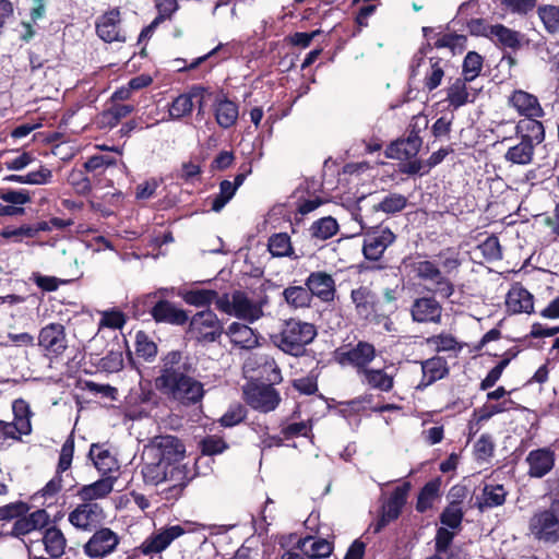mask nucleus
Segmentation results:
<instances>
[{
	"label": "nucleus",
	"instance_id": "obj_55",
	"mask_svg": "<svg viewBox=\"0 0 559 559\" xmlns=\"http://www.w3.org/2000/svg\"><path fill=\"white\" fill-rule=\"evenodd\" d=\"M428 343L438 352H455L460 349L457 341L450 334H439L428 338Z\"/></svg>",
	"mask_w": 559,
	"mask_h": 559
},
{
	"label": "nucleus",
	"instance_id": "obj_21",
	"mask_svg": "<svg viewBox=\"0 0 559 559\" xmlns=\"http://www.w3.org/2000/svg\"><path fill=\"white\" fill-rule=\"evenodd\" d=\"M472 83L463 78H457L452 81L447 87V98L445 100L449 103L454 109H457L468 103L475 102L480 87H474L468 85Z\"/></svg>",
	"mask_w": 559,
	"mask_h": 559
},
{
	"label": "nucleus",
	"instance_id": "obj_12",
	"mask_svg": "<svg viewBox=\"0 0 559 559\" xmlns=\"http://www.w3.org/2000/svg\"><path fill=\"white\" fill-rule=\"evenodd\" d=\"M245 396L252 408L262 413L274 411L281 402L278 392L271 384L264 383H249L245 388Z\"/></svg>",
	"mask_w": 559,
	"mask_h": 559
},
{
	"label": "nucleus",
	"instance_id": "obj_42",
	"mask_svg": "<svg viewBox=\"0 0 559 559\" xmlns=\"http://www.w3.org/2000/svg\"><path fill=\"white\" fill-rule=\"evenodd\" d=\"M337 222L333 217L326 216L316 221L309 231L312 238L326 240L333 237L337 233Z\"/></svg>",
	"mask_w": 559,
	"mask_h": 559
},
{
	"label": "nucleus",
	"instance_id": "obj_37",
	"mask_svg": "<svg viewBox=\"0 0 559 559\" xmlns=\"http://www.w3.org/2000/svg\"><path fill=\"white\" fill-rule=\"evenodd\" d=\"M490 35L497 43L506 48L518 49L523 41V36L519 32L501 24L491 26Z\"/></svg>",
	"mask_w": 559,
	"mask_h": 559
},
{
	"label": "nucleus",
	"instance_id": "obj_13",
	"mask_svg": "<svg viewBox=\"0 0 559 559\" xmlns=\"http://www.w3.org/2000/svg\"><path fill=\"white\" fill-rule=\"evenodd\" d=\"M424 74V84L428 91L437 88L444 76L441 60L426 59L421 53L414 57L411 64V76Z\"/></svg>",
	"mask_w": 559,
	"mask_h": 559
},
{
	"label": "nucleus",
	"instance_id": "obj_9",
	"mask_svg": "<svg viewBox=\"0 0 559 559\" xmlns=\"http://www.w3.org/2000/svg\"><path fill=\"white\" fill-rule=\"evenodd\" d=\"M532 534L546 543H556L559 539V501L536 513L531 520Z\"/></svg>",
	"mask_w": 559,
	"mask_h": 559
},
{
	"label": "nucleus",
	"instance_id": "obj_2",
	"mask_svg": "<svg viewBox=\"0 0 559 559\" xmlns=\"http://www.w3.org/2000/svg\"><path fill=\"white\" fill-rule=\"evenodd\" d=\"M181 359L179 352H170L163 357L160 374L156 378L155 385L169 399L182 405H193L203 399L204 385L187 374Z\"/></svg>",
	"mask_w": 559,
	"mask_h": 559
},
{
	"label": "nucleus",
	"instance_id": "obj_1",
	"mask_svg": "<svg viewBox=\"0 0 559 559\" xmlns=\"http://www.w3.org/2000/svg\"><path fill=\"white\" fill-rule=\"evenodd\" d=\"M186 449L174 436L154 437L143 449L141 473L150 485L167 484V499H177L191 479L183 463Z\"/></svg>",
	"mask_w": 559,
	"mask_h": 559
},
{
	"label": "nucleus",
	"instance_id": "obj_52",
	"mask_svg": "<svg viewBox=\"0 0 559 559\" xmlns=\"http://www.w3.org/2000/svg\"><path fill=\"white\" fill-rule=\"evenodd\" d=\"M29 510L27 503L23 501H15L0 507V521H11L25 515Z\"/></svg>",
	"mask_w": 559,
	"mask_h": 559
},
{
	"label": "nucleus",
	"instance_id": "obj_60",
	"mask_svg": "<svg viewBox=\"0 0 559 559\" xmlns=\"http://www.w3.org/2000/svg\"><path fill=\"white\" fill-rule=\"evenodd\" d=\"M479 249L483 255L490 261L499 260L502 257L500 243L497 237H488L480 246Z\"/></svg>",
	"mask_w": 559,
	"mask_h": 559
},
{
	"label": "nucleus",
	"instance_id": "obj_17",
	"mask_svg": "<svg viewBox=\"0 0 559 559\" xmlns=\"http://www.w3.org/2000/svg\"><path fill=\"white\" fill-rule=\"evenodd\" d=\"M121 14L118 9H111L97 17L95 27L97 36L106 43H124L127 37L121 28Z\"/></svg>",
	"mask_w": 559,
	"mask_h": 559
},
{
	"label": "nucleus",
	"instance_id": "obj_29",
	"mask_svg": "<svg viewBox=\"0 0 559 559\" xmlns=\"http://www.w3.org/2000/svg\"><path fill=\"white\" fill-rule=\"evenodd\" d=\"M423 378L417 389L423 390L433 382L443 379L448 372V365L442 357H432L421 362Z\"/></svg>",
	"mask_w": 559,
	"mask_h": 559
},
{
	"label": "nucleus",
	"instance_id": "obj_46",
	"mask_svg": "<svg viewBox=\"0 0 559 559\" xmlns=\"http://www.w3.org/2000/svg\"><path fill=\"white\" fill-rule=\"evenodd\" d=\"M237 189L229 180H223L219 183V193L210 198L211 210L219 212L234 198Z\"/></svg>",
	"mask_w": 559,
	"mask_h": 559
},
{
	"label": "nucleus",
	"instance_id": "obj_26",
	"mask_svg": "<svg viewBox=\"0 0 559 559\" xmlns=\"http://www.w3.org/2000/svg\"><path fill=\"white\" fill-rule=\"evenodd\" d=\"M506 306L511 313H531L534 310V298L524 287L514 285L507 295Z\"/></svg>",
	"mask_w": 559,
	"mask_h": 559
},
{
	"label": "nucleus",
	"instance_id": "obj_24",
	"mask_svg": "<svg viewBox=\"0 0 559 559\" xmlns=\"http://www.w3.org/2000/svg\"><path fill=\"white\" fill-rule=\"evenodd\" d=\"M528 475L540 478L548 474L555 464V452L547 448L531 451L526 459Z\"/></svg>",
	"mask_w": 559,
	"mask_h": 559
},
{
	"label": "nucleus",
	"instance_id": "obj_20",
	"mask_svg": "<svg viewBox=\"0 0 559 559\" xmlns=\"http://www.w3.org/2000/svg\"><path fill=\"white\" fill-rule=\"evenodd\" d=\"M376 349L373 345L367 342H359L355 347L338 354L337 359L341 365H352L357 368L358 376L362 369H368V365L374 359Z\"/></svg>",
	"mask_w": 559,
	"mask_h": 559
},
{
	"label": "nucleus",
	"instance_id": "obj_43",
	"mask_svg": "<svg viewBox=\"0 0 559 559\" xmlns=\"http://www.w3.org/2000/svg\"><path fill=\"white\" fill-rule=\"evenodd\" d=\"M12 409L14 415L13 423L20 427L21 432H24V435H29L32 431V413L28 404L24 400H16L13 402Z\"/></svg>",
	"mask_w": 559,
	"mask_h": 559
},
{
	"label": "nucleus",
	"instance_id": "obj_14",
	"mask_svg": "<svg viewBox=\"0 0 559 559\" xmlns=\"http://www.w3.org/2000/svg\"><path fill=\"white\" fill-rule=\"evenodd\" d=\"M508 104L520 116L525 117L523 120L540 122L538 119L545 114L538 98L523 90L513 91L508 98Z\"/></svg>",
	"mask_w": 559,
	"mask_h": 559
},
{
	"label": "nucleus",
	"instance_id": "obj_34",
	"mask_svg": "<svg viewBox=\"0 0 559 559\" xmlns=\"http://www.w3.org/2000/svg\"><path fill=\"white\" fill-rule=\"evenodd\" d=\"M96 469L103 475L116 472L119 469L117 459L109 452L108 449L99 444H92L88 453Z\"/></svg>",
	"mask_w": 559,
	"mask_h": 559
},
{
	"label": "nucleus",
	"instance_id": "obj_5",
	"mask_svg": "<svg viewBox=\"0 0 559 559\" xmlns=\"http://www.w3.org/2000/svg\"><path fill=\"white\" fill-rule=\"evenodd\" d=\"M316 335L313 324L292 319L285 323L281 333L274 336V343L283 352L298 356Z\"/></svg>",
	"mask_w": 559,
	"mask_h": 559
},
{
	"label": "nucleus",
	"instance_id": "obj_47",
	"mask_svg": "<svg viewBox=\"0 0 559 559\" xmlns=\"http://www.w3.org/2000/svg\"><path fill=\"white\" fill-rule=\"evenodd\" d=\"M463 515L464 513L461 506L456 502H453L448 506L441 513L440 522L442 526L456 532L461 527Z\"/></svg>",
	"mask_w": 559,
	"mask_h": 559
},
{
	"label": "nucleus",
	"instance_id": "obj_7",
	"mask_svg": "<svg viewBox=\"0 0 559 559\" xmlns=\"http://www.w3.org/2000/svg\"><path fill=\"white\" fill-rule=\"evenodd\" d=\"M421 147V139L416 133H411L406 139L392 142L385 150V156L391 159L404 162L400 171L407 175L420 174L423 163L416 158Z\"/></svg>",
	"mask_w": 559,
	"mask_h": 559
},
{
	"label": "nucleus",
	"instance_id": "obj_19",
	"mask_svg": "<svg viewBox=\"0 0 559 559\" xmlns=\"http://www.w3.org/2000/svg\"><path fill=\"white\" fill-rule=\"evenodd\" d=\"M406 492L407 491L404 488H395L388 501L384 503L381 516L370 524L369 530H372L373 533H379L390 522L397 519L403 506L405 504Z\"/></svg>",
	"mask_w": 559,
	"mask_h": 559
},
{
	"label": "nucleus",
	"instance_id": "obj_56",
	"mask_svg": "<svg viewBox=\"0 0 559 559\" xmlns=\"http://www.w3.org/2000/svg\"><path fill=\"white\" fill-rule=\"evenodd\" d=\"M504 10L520 15H525L536 7V0H500Z\"/></svg>",
	"mask_w": 559,
	"mask_h": 559
},
{
	"label": "nucleus",
	"instance_id": "obj_31",
	"mask_svg": "<svg viewBox=\"0 0 559 559\" xmlns=\"http://www.w3.org/2000/svg\"><path fill=\"white\" fill-rule=\"evenodd\" d=\"M359 377L364 384L381 392H389L394 385V374L389 373L385 369H362Z\"/></svg>",
	"mask_w": 559,
	"mask_h": 559
},
{
	"label": "nucleus",
	"instance_id": "obj_50",
	"mask_svg": "<svg viewBox=\"0 0 559 559\" xmlns=\"http://www.w3.org/2000/svg\"><path fill=\"white\" fill-rule=\"evenodd\" d=\"M407 203V199L399 193H391L383 198L381 202L376 206L378 211H382L388 214H393L402 211Z\"/></svg>",
	"mask_w": 559,
	"mask_h": 559
},
{
	"label": "nucleus",
	"instance_id": "obj_23",
	"mask_svg": "<svg viewBox=\"0 0 559 559\" xmlns=\"http://www.w3.org/2000/svg\"><path fill=\"white\" fill-rule=\"evenodd\" d=\"M213 115L222 129L234 127L239 117V106L225 95H219L213 103Z\"/></svg>",
	"mask_w": 559,
	"mask_h": 559
},
{
	"label": "nucleus",
	"instance_id": "obj_40",
	"mask_svg": "<svg viewBox=\"0 0 559 559\" xmlns=\"http://www.w3.org/2000/svg\"><path fill=\"white\" fill-rule=\"evenodd\" d=\"M221 297L213 289H191L182 294V299L186 304L198 308L209 307L213 302L216 304Z\"/></svg>",
	"mask_w": 559,
	"mask_h": 559
},
{
	"label": "nucleus",
	"instance_id": "obj_38",
	"mask_svg": "<svg viewBox=\"0 0 559 559\" xmlns=\"http://www.w3.org/2000/svg\"><path fill=\"white\" fill-rule=\"evenodd\" d=\"M350 297L361 317L367 318L374 311L376 297L369 288L358 287L352 290Z\"/></svg>",
	"mask_w": 559,
	"mask_h": 559
},
{
	"label": "nucleus",
	"instance_id": "obj_45",
	"mask_svg": "<svg viewBox=\"0 0 559 559\" xmlns=\"http://www.w3.org/2000/svg\"><path fill=\"white\" fill-rule=\"evenodd\" d=\"M538 16L545 29L555 34L559 31V7L554 4L540 5L537 10Z\"/></svg>",
	"mask_w": 559,
	"mask_h": 559
},
{
	"label": "nucleus",
	"instance_id": "obj_4",
	"mask_svg": "<svg viewBox=\"0 0 559 559\" xmlns=\"http://www.w3.org/2000/svg\"><path fill=\"white\" fill-rule=\"evenodd\" d=\"M267 304L266 297L251 299L241 292H235L233 295H223L216 301L219 311L253 323L263 317V308Z\"/></svg>",
	"mask_w": 559,
	"mask_h": 559
},
{
	"label": "nucleus",
	"instance_id": "obj_25",
	"mask_svg": "<svg viewBox=\"0 0 559 559\" xmlns=\"http://www.w3.org/2000/svg\"><path fill=\"white\" fill-rule=\"evenodd\" d=\"M49 515L45 510H36L28 515L20 516L13 524L11 535L15 537L27 535L47 525Z\"/></svg>",
	"mask_w": 559,
	"mask_h": 559
},
{
	"label": "nucleus",
	"instance_id": "obj_27",
	"mask_svg": "<svg viewBox=\"0 0 559 559\" xmlns=\"http://www.w3.org/2000/svg\"><path fill=\"white\" fill-rule=\"evenodd\" d=\"M204 90L200 86H193L188 93L177 96L168 108L170 120H178L191 115L194 106V98L201 97Z\"/></svg>",
	"mask_w": 559,
	"mask_h": 559
},
{
	"label": "nucleus",
	"instance_id": "obj_36",
	"mask_svg": "<svg viewBox=\"0 0 559 559\" xmlns=\"http://www.w3.org/2000/svg\"><path fill=\"white\" fill-rule=\"evenodd\" d=\"M507 491L502 485H485L481 496L477 498V506L480 510L502 506L506 501Z\"/></svg>",
	"mask_w": 559,
	"mask_h": 559
},
{
	"label": "nucleus",
	"instance_id": "obj_51",
	"mask_svg": "<svg viewBox=\"0 0 559 559\" xmlns=\"http://www.w3.org/2000/svg\"><path fill=\"white\" fill-rule=\"evenodd\" d=\"M439 486L436 483H428L421 489L418 500H417V510L419 512H425L430 509L438 498Z\"/></svg>",
	"mask_w": 559,
	"mask_h": 559
},
{
	"label": "nucleus",
	"instance_id": "obj_61",
	"mask_svg": "<svg viewBox=\"0 0 559 559\" xmlns=\"http://www.w3.org/2000/svg\"><path fill=\"white\" fill-rule=\"evenodd\" d=\"M32 280L39 288L46 292L57 290L60 285L69 282L55 276L43 275L40 273H34Z\"/></svg>",
	"mask_w": 559,
	"mask_h": 559
},
{
	"label": "nucleus",
	"instance_id": "obj_32",
	"mask_svg": "<svg viewBox=\"0 0 559 559\" xmlns=\"http://www.w3.org/2000/svg\"><path fill=\"white\" fill-rule=\"evenodd\" d=\"M307 288L311 296H318L322 300H330L334 295V281L333 278L322 272L310 274L306 282Z\"/></svg>",
	"mask_w": 559,
	"mask_h": 559
},
{
	"label": "nucleus",
	"instance_id": "obj_59",
	"mask_svg": "<svg viewBox=\"0 0 559 559\" xmlns=\"http://www.w3.org/2000/svg\"><path fill=\"white\" fill-rule=\"evenodd\" d=\"M474 449L477 460L486 461L492 456L495 444L490 436L483 435L476 441Z\"/></svg>",
	"mask_w": 559,
	"mask_h": 559
},
{
	"label": "nucleus",
	"instance_id": "obj_48",
	"mask_svg": "<svg viewBox=\"0 0 559 559\" xmlns=\"http://www.w3.org/2000/svg\"><path fill=\"white\" fill-rule=\"evenodd\" d=\"M483 58L474 51H469L463 62V79L473 82L480 73Z\"/></svg>",
	"mask_w": 559,
	"mask_h": 559
},
{
	"label": "nucleus",
	"instance_id": "obj_11",
	"mask_svg": "<svg viewBox=\"0 0 559 559\" xmlns=\"http://www.w3.org/2000/svg\"><path fill=\"white\" fill-rule=\"evenodd\" d=\"M120 544V536L109 527L96 530L83 545V552L90 559H104L114 554Z\"/></svg>",
	"mask_w": 559,
	"mask_h": 559
},
{
	"label": "nucleus",
	"instance_id": "obj_41",
	"mask_svg": "<svg viewBox=\"0 0 559 559\" xmlns=\"http://www.w3.org/2000/svg\"><path fill=\"white\" fill-rule=\"evenodd\" d=\"M267 248L273 257H292L294 254L290 237L286 233L272 235Z\"/></svg>",
	"mask_w": 559,
	"mask_h": 559
},
{
	"label": "nucleus",
	"instance_id": "obj_35",
	"mask_svg": "<svg viewBox=\"0 0 559 559\" xmlns=\"http://www.w3.org/2000/svg\"><path fill=\"white\" fill-rule=\"evenodd\" d=\"M297 547L310 559L325 558L332 552V545L328 540L311 536L300 539Z\"/></svg>",
	"mask_w": 559,
	"mask_h": 559
},
{
	"label": "nucleus",
	"instance_id": "obj_39",
	"mask_svg": "<svg viewBox=\"0 0 559 559\" xmlns=\"http://www.w3.org/2000/svg\"><path fill=\"white\" fill-rule=\"evenodd\" d=\"M43 543L45 545L46 551L56 558H60V556L64 552L66 548V538L62 532L57 527H49L46 530L43 536Z\"/></svg>",
	"mask_w": 559,
	"mask_h": 559
},
{
	"label": "nucleus",
	"instance_id": "obj_44",
	"mask_svg": "<svg viewBox=\"0 0 559 559\" xmlns=\"http://www.w3.org/2000/svg\"><path fill=\"white\" fill-rule=\"evenodd\" d=\"M283 295L287 304L294 308L308 307L312 297L308 288L301 286L287 287Z\"/></svg>",
	"mask_w": 559,
	"mask_h": 559
},
{
	"label": "nucleus",
	"instance_id": "obj_16",
	"mask_svg": "<svg viewBox=\"0 0 559 559\" xmlns=\"http://www.w3.org/2000/svg\"><path fill=\"white\" fill-rule=\"evenodd\" d=\"M395 240V235L388 227L369 230L364 239L362 252L366 259L378 261Z\"/></svg>",
	"mask_w": 559,
	"mask_h": 559
},
{
	"label": "nucleus",
	"instance_id": "obj_57",
	"mask_svg": "<svg viewBox=\"0 0 559 559\" xmlns=\"http://www.w3.org/2000/svg\"><path fill=\"white\" fill-rule=\"evenodd\" d=\"M74 453V439L72 436L68 437L64 443L61 447L59 463H58V473L66 472L70 468L72 459Z\"/></svg>",
	"mask_w": 559,
	"mask_h": 559
},
{
	"label": "nucleus",
	"instance_id": "obj_54",
	"mask_svg": "<svg viewBox=\"0 0 559 559\" xmlns=\"http://www.w3.org/2000/svg\"><path fill=\"white\" fill-rule=\"evenodd\" d=\"M0 199L11 205H24L31 202V195L26 190L0 189Z\"/></svg>",
	"mask_w": 559,
	"mask_h": 559
},
{
	"label": "nucleus",
	"instance_id": "obj_3",
	"mask_svg": "<svg viewBox=\"0 0 559 559\" xmlns=\"http://www.w3.org/2000/svg\"><path fill=\"white\" fill-rule=\"evenodd\" d=\"M516 138H506L501 143L507 144L503 158L516 166H527L533 163L535 148L545 140V129L542 122L520 120L515 126Z\"/></svg>",
	"mask_w": 559,
	"mask_h": 559
},
{
	"label": "nucleus",
	"instance_id": "obj_15",
	"mask_svg": "<svg viewBox=\"0 0 559 559\" xmlns=\"http://www.w3.org/2000/svg\"><path fill=\"white\" fill-rule=\"evenodd\" d=\"M105 519L103 508L97 503H81L69 515V522L80 531H92Z\"/></svg>",
	"mask_w": 559,
	"mask_h": 559
},
{
	"label": "nucleus",
	"instance_id": "obj_62",
	"mask_svg": "<svg viewBox=\"0 0 559 559\" xmlns=\"http://www.w3.org/2000/svg\"><path fill=\"white\" fill-rule=\"evenodd\" d=\"M202 453L206 455H214L222 453L226 448V442L217 436H209L201 442Z\"/></svg>",
	"mask_w": 559,
	"mask_h": 559
},
{
	"label": "nucleus",
	"instance_id": "obj_6",
	"mask_svg": "<svg viewBox=\"0 0 559 559\" xmlns=\"http://www.w3.org/2000/svg\"><path fill=\"white\" fill-rule=\"evenodd\" d=\"M403 265L409 269L419 280L429 284V290L450 297L453 294V286L442 275L439 267L431 261L420 257H408L403 260Z\"/></svg>",
	"mask_w": 559,
	"mask_h": 559
},
{
	"label": "nucleus",
	"instance_id": "obj_30",
	"mask_svg": "<svg viewBox=\"0 0 559 559\" xmlns=\"http://www.w3.org/2000/svg\"><path fill=\"white\" fill-rule=\"evenodd\" d=\"M230 342L240 348L251 349L258 346L259 338L255 332L246 324L233 322L226 330Z\"/></svg>",
	"mask_w": 559,
	"mask_h": 559
},
{
	"label": "nucleus",
	"instance_id": "obj_64",
	"mask_svg": "<svg viewBox=\"0 0 559 559\" xmlns=\"http://www.w3.org/2000/svg\"><path fill=\"white\" fill-rule=\"evenodd\" d=\"M51 178V170L41 166L38 170L25 174V185H46L50 182Z\"/></svg>",
	"mask_w": 559,
	"mask_h": 559
},
{
	"label": "nucleus",
	"instance_id": "obj_18",
	"mask_svg": "<svg viewBox=\"0 0 559 559\" xmlns=\"http://www.w3.org/2000/svg\"><path fill=\"white\" fill-rule=\"evenodd\" d=\"M38 345L51 356H60L68 347L64 326L50 323L44 326L38 335Z\"/></svg>",
	"mask_w": 559,
	"mask_h": 559
},
{
	"label": "nucleus",
	"instance_id": "obj_33",
	"mask_svg": "<svg viewBox=\"0 0 559 559\" xmlns=\"http://www.w3.org/2000/svg\"><path fill=\"white\" fill-rule=\"evenodd\" d=\"M115 477H104L93 484L85 485L78 491V497L87 503L94 500L103 499L114 489Z\"/></svg>",
	"mask_w": 559,
	"mask_h": 559
},
{
	"label": "nucleus",
	"instance_id": "obj_10",
	"mask_svg": "<svg viewBox=\"0 0 559 559\" xmlns=\"http://www.w3.org/2000/svg\"><path fill=\"white\" fill-rule=\"evenodd\" d=\"M222 333V323L210 309L197 312L190 320L188 334L199 342H214Z\"/></svg>",
	"mask_w": 559,
	"mask_h": 559
},
{
	"label": "nucleus",
	"instance_id": "obj_28",
	"mask_svg": "<svg viewBox=\"0 0 559 559\" xmlns=\"http://www.w3.org/2000/svg\"><path fill=\"white\" fill-rule=\"evenodd\" d=\"M157 322L181 325L188 321V314L183 309L176 307L167 300L158 301L151 311Z\"/></svg>",
	"mask_w": 559,
	"mask_h": 559
},
{
	"label": "nucleus",
	"instance_id": "obj_49",
	"mask_svg": "<svg viewBox=\"0 0 559 559\" xmlns=\"http://www.w3.org/2000/svg\"><path fill=\"white\" fill-rule=\"evenodd\" d=\"M135 352L138 356L151 360L157 354V346L144 332L140 331L135 335Z\"/></svg>",
	"mask_w": 559,
	"mask_h": 559
},
{
	"label": "nucleus",
	"instance_id": "obj_58",
	"mask_svg": "<svg viewBox=\"0 0 559 559\" xmlns=\"http://www.w3.org/2000/svg\"><path fill=\"white\" fill-rule=\"evenodd\" d=\"M99 367L107 372H118L123 367V356L121 352H109L100 359Z\"/></svg>",
	"mask_w": 559,
	"mask_h": 559
},
{
	"label": "nucleus",
	"instance_id": "obj_53",
	"mask_svg": "<svg viewBox=\"0 0 559 559\" xmlns=\"http://www.w3.org/2000/svg\"><path fill=\"white\" fill-rule=\"evenodd\" d=\"M455 533V531L444 526H441L438 530L436 535V554L433 556H439L443 558V552H448V549L451 548L450 546Z\"/></svg>",
	"mask_w": 559,
	"mask_h": 559
},
{
	"label": "nucleus",
	"instance_id": "obj_63",
	"mask_svg": "<svg viewBox=\"0 0 559 559\" xmlns=\"http://www.w3.org/2000/svg\"><path fill=\"white\" fill-rule=\"evenodd\" d=\"M124 323V314L118 310L105 311L100 319V325L109 329H121Z\"/></svg>",
	"mask_w": 559,
	"mask_h": 559
},
{
	"label": "nucleus",
	"instance_id": "obj_22",
	"mask_svg": "<svg viewBox=\"0 0 559 559\" xmlns=\"http://www.w3.org/2000/svg\"><path fill=\"white\" fill-rule=\"evenodd\" d=\"M412 319L418 323H439L442 307L432 297H420L414 300L411 307Z\"/></svg>",
	"mask_w": 559,
	"mask_h": 559
},
{
	"label": "nucleus",
	"instance_id": "obj_8",
	"mask_svg": "<svg viewBox=\"0 0 559 559\" xmlns=\"http://www.w3.org/2000/svg\"><path fill=\"white\" fill-rule=\"evenodd\" d=\"M203 526L195 522L186 521L181 524L164 526L152 533L141 545L144 555L160 554L171 543L185 534L195 533Z\"/></svg>",
	"mask_w": 559,
	"mask_h": 559
}]
</instances>
